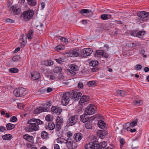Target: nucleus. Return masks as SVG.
Segmentation results:
<instances>
[{"mask_svg": "<svg viewBox=\"0 0 149 149\" xmlns=\"http://www.w3.org/2000/svg\"><path fill=\"white\" fill-rule=\"evenodd\" d=\"M120 147H122L125 143L124 139L123 138L121 139L120 140Z\"/></svg>", "mask_w": 149, "mask_h": 149, "instance_id": "obj_57", "label": "nucleus"}, {"mask_svg": "<svg viewBox=\"0 0 149 149\" xmlns=\"http://www.w3.org/2000/svg\"><path fill=\"white\" fill-rule=\"evenodd\" d=\"M31 76L32 78L35 80L38 79L40 76V74L36 72L32 73Z\"/></svg>", "mask_w": 149, "mask_h": 149, "instance_id": "obj_20", "label": "nucleus"}, {"mask_svg": "<svg viewBox=\"0 0 149 149\" xmlns=\"http://www.w3.org/2000/svg\"><path fill=\"white\" fill-rule=\"evenodd\" d=\"M68 147L69 149H75L77 147V145L75 142L73 141L70 144L68 145Z\"/></svg>", "mask_w": 149, "mask_h": 149, "instance_id": "obj_22", "label": "nucleus"}, {"mask_svg": "<svg viewBox=\"0 0 149 149\" xmlns=\"http://www.w3.org/2000/svg\"><path fill=\"white\" fill-rule=\"evenodd\" d=\"M53 91V89L52 88L50 87H48L47 89V92L49 93L52 92Z\"/></svg>", "mask_w": 149, "mask_h": 149, "instance_id": "obj_59", "label": "nucleus"}, {"mask_svg": "<svg viewBox=\"0 0 149 149\" xmlns=\"http://www.w3.org/2000/svg\"><path fill=\"white\" fill-rule=\"evenodd\" d=\"M111 15L110 14H104L101 15V18L103 20H106L110 18Z\"/></svg>", "mask_w": 149, "mask_h": 149, "instance_id": "obj_26", "label": "nucleus"}, {"mask_svg": "<svg viewBox=\"0 0 149 149\" xmlns=\"http://www.w3.org/2000/svg\"><path fill=\"white\" fill-rule=\"evenodd\" d=\"M28 3L30 6H34L36 4V2L35 0H27Z\"/></svg>", "mask_w": 149, "mask_h": 149, "instance_id": "obj_35", "label": "nucleus"}, {"mask_svg": "<svg viewBox=\"0 0 149 149\" xmlns=\"http://www.w3.org/2000/svg\"><path fill=\"white\" fill-rule=\"evenodd\" d=\"M130 34L131 36H137V33L135 31H132L130 32Z\"/></svg>", "mask_w": 149, "mask_h": 149, "instance_id": "obj_56", "label": "nucleus"}, {"mask_svg": "<svg viewBox=\"0 0 149 149\" xmlns=\"http://www.w3.org/2000/svg\"><path fill=\"white\" fill-rule=\"evenodd\" d=\"M70 93L71 98L74 99L75 100H78L82 95L81 92H75L74 91H72L70 92Z\"/></svg>", "mask_w": 149, "mask_h": 149, "instance_id": "obj_11", "label": "nucleus"}, {"mask_svg": "<svg viewBox=\"0 0 149 149\" xmlns=\"http://www.w3.org/2000/svg\"><path fill=\"white\" fill-rule=\"evenodd\" d=\"M17 120V118L15 116L11 117L10 119V122H15Z\"/></svg>", "mask_w": 149, "mask_h": 149, "instance_id": "obj_53", "label": "nucleus"}, {"mask_svg": "<svg viewBox=\"0 0 149 149\" xmlns=\"http://www.w3.org/2000/svg\"><path fill=\"white\" fill-rule=\"evenodd\" d=\"M96 83L95 81H90L88 82L87 84V85L90 87L93 86L94 85H95Z\"/></svg>", "mask_w": 149, "mask_h": 149, "instance_id": "obj_43", "label": "nucleus"}, {"mask_svg": "<svg viewBox=\"0 0 149 149\" xmlns=\"http://www.w3.org/2000/svg\"><path fill=\"white\" fill-rule=\"evenodd\" d=\"M96 109V107L94 105L90 104L85 109V111L86 114L91 115L95 112Z\"/></svg>", "mask_w": 149, "mask_h": 149, "instance_id": "obj_7", "label": "nucleus"}, {"mask_svg": "<svg viewBox=\"0 0 149 149\" xmlns=\"http://www.w3.org/2000/svg\"><path fill=\"white\" fill-rule=\"evenodd\" d=\"M71 98L70 92H67L64 93L62 97L61 103L62 105H67L70 101V98Z\"/></svg>", "mask_w": 149, "mask_h": 149, "instance_id": "obj_4", "label": "nucleus"}, {"mask_svg": "<svg viewBox=\"0 0 149 149\" xmlns=\"http://www.w3.org/2000/svg\"><path fill=\"white\" fill-rule=\"evenodd\" d=\"M10 10L13 11L14 14L15 15L19 14L21 10V9L15 6H12Z\"/></svg>", "mask_w": 149, "mask_h": 149, "instance_id": "obj_16", "label": "nucleus"}, {"mask_svg": "<svg viewBox=\"0 0 149 149\" xmlns=\"http://www.w3.org/2000/svg\"><path fill=\"white\" fill-rule=\"evenodd\" d=\"M15 126L14 125L10 123L7 124L6 125L7 129L8 130H10L15 127Z\"/></svg>", "mask_w": 149, "mask_h": 149, "instance_id": "obj_31", "label": "nucleus"}, {"mask_svg": "<svg viewBox=\"0 0 149 149\" xmlns=\"http://www.w3.org/2000/svg\"><path fill=\"white\" fill-rule=\"evenodd\" d=\"M54 149H60L59 146L57 144H55L54 145Z\"/></svg>", "mask_w": 149, "mask_h": 149, "instance_id": "obj_63", "label": "nucleus"}, {"mask_svg": "<svg viewBox=\"0 0 149 149\" xmlns=\"http://www.w3.org/2000/svg\"><path fill=\"white\" fill-rule=\"evenodd\" d=\"M12 136L10 134H6L2 136V139L4 140H10L11 139Z\"/></svg>", "mask_w": 149, "mask_h": 149, "instance_id": "obj_28", "label": "nucleus"}, {"mask_svg": "<svg viewBox=\"0 0 149 149\" xmlns=\"http://www.w3.org/2000/svg\"><path fill=\"white\" fill-rule=\"evenodd\" d=\"M80 12L81 15L86 17H89L92 13V11L88 9H83Z\"/></svg>", "mask_w": 149, "mask_h": 149, "instance_id": "obj_14", "label": "nucleus"}, {"mask_svg": "<svg viewBox=\"0 0 149 149\" xmlns=\"http://www.w3.org/2000/svg\"><path fill=\"white\" fill-rule=\"evenodd\" d=\"M136 69L138 70H140L142 68V66L139 64H137L136 65Z\"/></svg>", "mask_w": 149, "mask_h": 149, "instance_id": "obj_64", "label": "nucleus"}, {"mask_svg": "<svg viewBox=\"0 0 149 149\" xmlns=\"http://www.w3.org/2000/svg\"><path fill=\"white\" fill-rule=\"evenodd\" d=\"M90 65L93 67L95 66L98 64V62L97 60H92L89 63Z\"/></svg>", "mask_w": 149, "mask_h": 149, "instance_id": "obj_33", "label": "nucleus"}, {"mask_svg": "<svg viewBox=\"0 0 149 149\" xmlns=\"http://www.w3.org/2000/svg\"><path fill=\"white\" fill-rule=\"evenodd\" d=\"M102 52H102V56L104 57L105 58H107L108 56V54L104 52V50H103Z\"/></svg>", "mask_w": 149, "mask_h": 149, "instance_id": "obj_55", "label": "nucleus"}, {"mask_svg": "<svg viewBox=\"0 0 149 149\" xmlns=\"http://www.w3.org/2000/svg\"><path fill=\"white\" fill-rule=\"evenodd\" d=\"M70 68L71 70H68V71L70 73V75L74 76L76 74V72L75 71L78 70L79 68L74 64H71L70 66Z\"/></svg>", "mask_w": 149, "mask_h": 149, "instance_id": "obj_10", "label": "nucleus"}, {"mask_svg": "<svg viewBox=\"0 0 149 149\" xmlns=\"http://www.w3.org/2000/svg\"><path fill=\"white\" fill-rule=\"evenodd\" d=\"M41 136L43 139L46 138L48 136V134L46 132H42L41 133Z\"/></svg>", "mask_w": 149, "mask_h": 149, "instance_id": "obj_42", "label": "nucleus"}, {"mask_svg": "<svg viewBox=\"0 0 149 149\" xmlns=\"http://www.w3.org/2000/svg\"><path fill=\"white\" fill-rule=\"evenodd\" d=\"M52 105V103L51 101H49L47 102L46 104V106L45 107V108H47V111L49 110V107Z\"/></svg>", "mask_w": 149, "mask_h": 149, "instance_id": "obj_51", "label": "nucleus"}, {"mask_svg": "<svg viewBox=\"0 0 149 149\" xmlns=\"http://www.w3.org/2000/svg\"><path fill=\"white\" fill-rule=\"evenodd\" d=\"M89 120V118L85 114L82 115L80 116V120L83 123H85L88 121Z\"/></svg>", "mask_w": 149, "mask_h": 149, "instance_id": "obj_23", "label": "nucleus"}, {"mask_svg": "<svg viewBox=\"0 0 149 149\" xmlns=\"http://www.w3.org/2000/svg\"><path fill=\"white\" fill-rule=\"evenodd\" d=\"M117 94L121 96H124L126 94V93L124 91L119 90L117 91Z\"/></svg>", "mask_w": 149, "mask_h": 149, "instance_id": "obj_38", "label": "nucleus"}, {"mask_svg": "<svg viewBox=\"0 0 149 149\" xmlns=\"http://www.w3.org/2000/svg\"><path fill=\"white\" fill-rule=\"evenodd\" d=\"M9 71L13 73H15L18 72V70L16 68H13L9 69Z\"/></svg>", "mask_w": 149, "mask_h": 149, "instance_id": "obj_45", "label": "nucleus"}, {"mask_svg": "<svg viewBox=\"0 0 149 149\" xmlns=\"http://www.w3.org/2000/svg\"><path fill=\"white\" fill-rule=\"evenodd\" d=\"M52 112L58 114H60L62 111V109L60 107L54 106L52 107Z\"/></svg>", "mask_w": 149, "mask_h": 149, "instance_id": "obj_17", "label": "nucleus"}, {"mask_svg": "<svg viewBox=\"0 0 149 149\" xmlns=\"http://www.w3.org/2000/svg\"><path fill=\"white\" fill-rule=\"evenodd\" d=\"M34 14V11L31 10L24 11L22 15V17L25 21L28 20L33 16Z\"/></svg>", "mask_w": 149, "mask_h": 149, "instance_id": "obj_3", "label": "nucleus"}, {"mask_svg": "<svg viewBox=\"0 0 149 149\" xmlns=\"http://www.w3.org/2000/svg\"><path fill=\"white\" fill-rule=\"evenodd\" d=\"M108 132L106 130H102L99 131L98 134H100L99 136L101 139H103L104 136L107 135Z\"/></svg>", "mask_w": 149, "mask_h": 149, "instance_id": "obj_25", "label": "nucleus"}, {"mask_svg": "<svg viewBox=\"0 0 149 149\" xmlns=\"http://www.w3.org/2000/svg\"><path fill=\"white\" fill-rule=\"evenodd\" d=\"M137 122L138 120L136 119L135 120L133 121L131 123L130 122L127 123L124 127L127 130H128V129H130L131 127H133L134 126L136 125L137 123Z\"/></svg>", "mask_w": 149, "mask_h": 149, "instance_id": "obj_12", "label": "nucleus"}, {"mask_svg": "<svg viewBox=\"0 0 149 149\" xmlns=\"http://www.w3.org/2000/svg\"><path fill=\"white\" fill-rule=\"evenodd\" d=\"M100 144L98 141L90 143L85 146L86 149H100Z\"/></svg>", "mask_w": 149, "mask_h": 149, "instance_id": "obj_6", "label": "nucleus"}, {"mask_svg": "<svg viewBox=\"0 0 149 149\" xmlns=\"http://www.w3.org/2000/svg\"><path fill=\"white\" fill-rule=\"evenodd\" d=\"M43 122L39 119L32 118L29 120L28 125L25 128V130L29 132L38 130L39 129V125H43Z\"/></svg>", "mask_w": 149, "mask_h": 149, "instance_id": "obj_1", "label": "nucleus"}, {"mask_svg": "<svg viewBox=\"0 0 149 149\" xmlns=\"http://www.w3.org/2000/svg\"><path fill=\"white\" fill-rule=\"evenodd\" d=\"M78 120V116L76 115L69 117L68 120V124L69 126H72L76 124Z\"/></svg>", "mask_w": 149, "mask_h": 149, "instance_id": "obj_8", "label": "nucleus"}, {"mask_svg": "<svg viewBox=\"0 0 149 149\" xmlns=\"http://www.w3.org/2000/svg\"><path fill=\"white\" fill-rule=\"evenodd\" d=\"M134 104L135 105H138L139 104H140H140H142V101L140 100H135L134 102Z\"/></svg>", "mask_w": 149, "mask_h": 149, "instance_id": "obj_54", "label": "nucleus"}, {"mask_svg": "<svg viewBox=\"0 0 149 149\" xmlns=\"http://www.w3.org/2000/svg\"><path fill=\"white\" fill-rule=\"evenodd\" d=\"M93 52V49L91 48H86L82 49L81 52L83 56L86 57L88 56H90Z\"/></svg>", "mask_w": 149, "mask_h": 149, "instance_id": "obj_9", "label": "nucleus"}, {"mask_svg": "<svg viewBox=\"0 0 149 149\" xmlns=\"http://www.w3.org/2000/svg\"><path fill=\"white\" fill-rule=\"evenodd\" d=\"M44 64L45 66H50L53 65L54 63L51 60H45L44 61Z\"/></svg>", "mask_w": 149, "mask_h": 149, "instance_id": "obj_27", "label": "nucleus"}, {"mask_svg": "<svg viewBox=\"0 0 149 149\" xmlns=\"http://www.w3.org/2000/svg\"><path fill=\"white\" fill-rule=\"evenodd\" d=\"M89 97L88 96L84 95L80 99L79 104L80 105H83L84 103L87 102L88 101Z\"/></svg>", "mask_w": 149, "mask_h": 149, "instance_id": "obj_15", "label": "nucleus"}, {"mask_svg": "<svg viewBox=\"0 0 149 149\" xmlns=\"http://www.w3.org/2000/svg\"><path fill=\"white\" fill-rule=\"evenodd\" d=\"M48 127L50 130H52L55 128V125L54 123L52 122L48 123Z\"/></svg>", "mask_w": 149, "mask_h": 149, "instance_id": "obj_32", "label": "nucleus"}, {"mask_svg": "<svg viewBox=\"0 0 149 149\" xmlns=\"http://www.w3.org/2000/svg\"><path fill=\"white\" fill-rule=\"evenodd\" d=\"M145 34V31H141L137 33V37L139 38L142 37Z\"/></svg>", "mask_w": 149, "mask_h": 149, "instance_id": "obj_34", "label": "nucleus"}, {"mask_svg": "<svg viewBox=\"0 0 149 149\" xmlns=\"http://www.w3.org/2000/svg\"><path fill=\"white\" fill-rule=\"evenodd\" d=\"M61 68L60 67H56L54 69V71L55 73H58L61 72Z\"/></svg>", "mask_w": 149, "mask_h": 149, "instance_id": "obj_44", "label": "nucleus"}, {"mask_svg": "<svg viewBox=\"0 0 149 149\" xmlns=\"http://www.w3.org/2000/svg\"><path fill=\"white\" fill-rule=\"evenodd\" d=\"M82 134L80 133H77L75 134L73 138L74 140L78 142L80 141L82 138Z\"/></svg>", "mask_w": 149, "mask_h": 149, "instance_id": "obj_18", "label": "nucleus"}, {"mask_svg": "<svg viewBox=\"0 0 149 149\" xmlns=\"http://www.w3.org/2000/svg\"><path fill=\"white\" fill-rule=\"evenodd\" d=\"M66 144L68 146V144H70V143H71L73 141L72 140V139L70 138V137H68V138L66 139Z\"/></svg>", "mask_w": 149, "mask_h": 149, "instance_id": "obj_48", "label": "nucleus"}, {"mask_svg": "<svg viewBox=\"0 0 149 149\" xmlns=\"http://www.w3.org/2000/svg\"><path fill=\"white\" fill-rule=\"evenodd\" d=\"M132 149H138V146L134 144L132 145Z\"/></svg>", "mask_w": 149, "mask_h": 149, "instance_id": "obj_60", "label": "nucleus"}, {"mask_svg": "<svg viewBox=\"0 0 149 149\" xmlns=\"http://www.w3.org/2000/svg\"><path fill=\"white\" fill-rule=\"evenodd\" d=\"M20 58L19 56L17 55L13 56L12 58V60L14 62H16L20 59Z\"/></svg>", "mask_w": 149, "mask_h": 149, "instance_id": "obj_46", "label": "nucleus"}, {"mask_svg": "<svg viewBox=\"0 0 149 149\" xmlns=\"http://www.w3.org/2000/svg\"><path fill=\"white\" fill-rule=\"evenodd\" d=\"M55 60L58 63L60 64L62 62L64 61V59L62 58H56Z\"/></svg>", "mask_w": 149, "mask_h": 149, "instance_id": "obj_49", "label": "nucleus"}, {"mask_svg": "<svg viewBox=\"0 0 149 149\" xmlns=\"http://www.w3.org/2000/svg\"><path fill=\"white\" fill-rule=\"evenodd\" d=\"M33 33V30H31L29 31L27 35V37L29 40L31 39L32 38Z\"/></svg>", "mask_w": 149, "mask_h": 149, "instance_id": "obj_36", "label": "nucleus"}, {"mask_svg": "<svg viewBox=\"0 0 149 149\" xmlns=\"http://www.w3.org/2000/svg\"><path fill=\"white\" fill-rule=\"evenodd\" d=\"M63 119L62 118L59 117H57V119L56 120V123L62 125L63 123Z\"/></svg>", "mask_w": 149, "mask_h": 149, "instance_id": "obj_39", "label": "nucleus"}, {"mask_svg": "<svg viewBox=\"0 0 149 149\" xmlns=\"http://www.w3.org/2000/svg\"><path fill=\"white\" fill-rule=\"evenodd\" d=\"M6 128L3 126L0 127V131L1 132H4L6 130Z\"/></svg>", "mask_w": 149, "mask_h": 149, "instance_id": "obj_61", "label": "nucleus"}, {"mask_svg": "<svg viewBox=\"0 0 149 149\" xmlns=\"http://www.w3.org/2000/svg\"><path fill=\"white\" fill-rule=\"evenodd\" d=\"M64 46L63 45H59L55 47V49L57 51L63 50L64 48Z\"/></svg>", "mask_w": 149, "mask_h": 149, "instance_id": "obj_41", "label": "nucleus"}, {"mask_svg": "<svg viewBox=\"0 0 149 149\" xmlns=\"http://www.w3.org/2000/svg\"><path fill=\"white\" fill-rule=\"evenodd\" d=\"M83 84L82 83L80 82L78 84V86L79 88H82L83 86Z\"/></svg>", "mask_w": 149, "mask_h": 149, "instance_id": "obj_62", "label": "nucleus"}, {"mask_svg": "<svg viewBox=\"0 0 149 149\" xmlns=\"http://www.w3.org/2000/svg\"><path fill=\"white\" fill-rule=\"evenodd\" d=\"M23 137L30 142L32 143L33 142V138L32 136H30L28 134H25L23 136Z\"/></svg>", "mask_w": 149, "mask_h": 149, "instance_id": "obj_24", "label": "nucleus"}, {"mask_svg": "<svg viewBox=\"0 0 149 149\" xmlns=\"http://www.w3.org/2000/svg\"><path fill=\"white\" fill-rule=\"evenodd\" d=\"M52 119V118L49 115H47L45 117V120L48 121L51 120Z\"/></svg>", "mask_w": 149, "mask_h": 149, "instance_id": "obj_58", "label": "nucleus"}, {"mask_svg": "<svg viewBox=\"0 0 149 149\" xmlns=\"http://www.w3.org/2000/svg\"><path fill=\"white\" fill-rule=\"evenodd\" d=\"M97 125L100 128L104 129L105 128L106 125L104 121L100 120H98Z\"/></svg>", "mask_w": 149, "mask_h": 149, "instance_id": "obj_19", "label": "nucleus"}, {"mask_svg": "<svg viewBox=\"0 0 149 149\" xmlns=\"http://www.w3.org/2000/svg\"><path fill=\"white\" fill-rule=\"evenodd\" d=\"M61 125H62L56 123V125L55 129L57 131H59L60 130L61 127Z\"/></svg>", "mask_w": 149, "mask_h": 149, "instance_id": "obj_50", "label": "nucleus"}, {"mask_svg": "<svg viewBox=\"0 0 149 149\" xmlns=\"http://www.w3.org/2000/svg\"><path fill=\"white\" fill-rule=\"evenodd\" d=\"M102 50H97L95 53L94 56L95 57H100L102 55Z\"/></svg>", "mask_w": 149, "mask_h": 149, "instance_id": "obj_29", "label": "nucleus"}, {"mask_svg": "<svg viewBox=\"0 0 149 149\" xmlns=\"http://www.w3.org/2000/svg\"><path fill=\"white\" fill-rule=\"evenodd\" d=\"M57 141L58 143L61 144L64 143L66 144V139L60 137L58 138L57 139Z\"/></svg>", "mask_w": 149, "mask_h": 149, "instance_id": "obj_30", "label": "nucleus"}, {"mask_svg": "<svg viewBox=\"0 0 149 149\" xmlns=\"http://www.w3.org/2000/svg\"><path fill=\"white\" fill-rule=\"evenodd\" d=\"M79 52L76 50H73L69 54L70 56L71 57H77L79 56Z\"/></svg>", "mask_w": 149, "mask_h": 149, "instance_id": "obj_21", "label": "nucleus"}, {"mask_svg": "<svg viewBox=\"0 0 149 149\" xmlns=\"http://www.w3.org/2000/svg\"><path fill=\"white\" fill-rule=\"evenodd\" d=\"M85 126L86 128L87 129H91L92 127V124L89 122L85 124Z\"/></svg>", "mask_w": 149, "mask_h": 149, "instance_id": "obj_47", "label": "nucleus"}, {"mask_svg": "<svg viewBox=\"0 0 149 149\" xmlns=\"http://www.w3.org/2000/svg\"><path fill=\"white\" fill-rule=\"evenodd\" d=\"M137 15L139 17L137 19V21L142 23L144 21L143 19L147 18L148 16V13L145 11H141L137 13Z\"/></svg>", "mask_w": 149, "mask_h": 149, "instance_id": "obj_5", "label": "nucleus"}, {"mask_svg": "<svg viewBox=\"0 0 149 149\" xmlns=\"http://www.w3.org/2000/svg\"><path fill=\"white\" fill-rule=\"evenodd\" d=\"M58 39L60 40L61 42L65 44H67L68 42V40L66 38L60 36L59 37Z\"/></svg>", "mask_w": 149, "mask_h": 149, "instance_id": "obj_37", "label": "nucleus"}, {"mask_svg": "<svg viewBox=\"0 0 149 149\" xmlns=\"http://www.w3.org/2000/svg\"><path fill=\"white\" fill-rule=\"evenodd\" d=\"M47 111V108H45L44 107H40L35 109L33 113L35 114H38L41 112Z\"/></svg>", "mask_w": 149, "mask_h": 149, "instance_id": "obj_13", "label": "nucleus"}, {"mask_svg": "<svg viewBox=\"0 0 149 149\" xmlns=\"http://www.w3.org/2000/svg\"><path fill=\"white\" fill-rule=\"evenodd\" d=\"M5 21L7 23H13L15 22V21L10 18L5 19Z\"/></svg>", "mask_w": 149, "mask_h": 149, "instance_id": "obj_52", "label": "nucleus"}, {"mask_svg": "<svg viewBox=\"0 0 149 149\" xmlns=\"http://www.w3.org/2000/svg\"><path fill=\"white\" fill-rule=\"evenodd\" d=\"M107 144V143L106 142H102L101 144H100V149H104L105 148Z\"/></svg>", "mask_w": 149, "mask_h": 149, "instance_id": "obj_40", "label": "nucleus"}, {"mask_svg": "<svg viewBox=\"0 0 149 149\" xmlns=\"http://www.w3.org/2000/svg\"><path fill=\"white\" fill-rule=\"evenodd\" d=\"M13 93L15 96L20 97L25 95L27 93V91L25 88H20L15 89Z\"/></svg>", "mask_w": 149, "mask_h": 149, "instance_id": "obj_2", "label": "nucleus"}]
</instances>
